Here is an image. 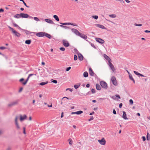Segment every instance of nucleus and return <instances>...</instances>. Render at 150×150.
<instances>
[{
  "instance_id": "obj_1",
  "label": "nucleus",
  "mask_w": 150,
  "mask_h": 150,
  "mask_svg": "<svg viewBox=\"0 0 150 150\" xmlns=\"http://www.w3.org/2000/svg\"><path fill=\"white\" fill-rule=\"evenodd\" d=\"M8 27L10 30L11 31L12 33L16 36L17 37H19L21 36V34L16 31L13 28H12L8 26Z\"/></svg>"
},
{
  "instance_id": "obj_2",
  "label": "nucleus",
  "mask_w": 150,
  "mask_h": 150,
  "mask_svg": "<svg viewBox=\"0 0 150 150\" xmlns=\"http://www.w3.org/2000/svg\"><path fill=\"white\" fill-rule=\"evenodd\" d=\"M18 118H19V117L18 116H16L15 117V124L16 126V128L18 130H19L21 129L20 126L18 122Z\"/></svg>"
},
{
  "instance_id": "obj_3",
  "label": "nucleus",
  "mask_w": 150,
  "mask_h": 150,
  "mask_svg": "<svg viewBox=\"0 0 150 150\" xmlns=\"http://www.w3.org/2000/svg\"><path fill=\"white\" fill-rule=\"evenodd\" d=\"M100 84L103 88L106 89L107 88V84L104 81H101L100 82Z\"/></svg>"
},
{
  "instance_id": "obj_4",
  "label": "nucleus",
  "mask_w": 150,
  "mask_h": 150,
  "mask_svg": "<svg viewBox=\"0 0 150 150\" xmlns=\"http://www.w3.org/2000/svg\"><path fill=\"white\" fill-rule=\"evenodd\" d=\"M18 103V101L16 100V101H14L11 102L10 103H9L8 104V107H12L13 106H14L15 105H16Z\"/></svg>"
},
{
  "instance_id": "obj_5",
  "label": "nucleus",
  "mask_w": 150,
  "mask_h": 150,
  "mask_svg": "<svg viewBox=\"0 0 150 150\" xmlns=\"http://www.w3.org/2000/svg\"><path fill=\"white\" fill-rule=\"evenodd\" d=\"M72 32L75 33L76 35L79 36L80 35V33L75 28H72L71 30Z\"/></svg>"
},
{
  "instance_id": "obj_6",
  "label": "nucleus",
  "mask_w": 150,
  "mask_h": 150,
  "mask_svg": "<svg viewBox=\"0 0 150 150\" xmlns=\"http://www.w3.org/2000/svg\"><path fill=\"white\" fill-rule=\"evenodd\" d=\"M111 80L112 83L115 86L117 85L116 80L115 77L114 76H113L111 78Z\"/></svg>"
},
{
  "instance_id": "obj_7",
  "label": "nucleus",
  "mask_w": 150,
  "mask_h": 150,
  "mask_svg": "<svg viewBox=\"0 0 150 150\" xmlns=\"http://www.w3.org/2000/svg\"><path fill=\"white\" fill-rule=\"evenodd\" d=\"M111 61H109L108 65L109 67L112 70L113 72H114L115 71V68L114 67V66L111 63Z\"/></svg>"
},
{
  "instance_id": "obj_8",
  "label": "nucleus",
  "mask_w": 150,
  "mask_h": 150,
  "mask_svg": "<svg viewBox=\"0 0 150 150\" xmlns=\"http://www.w3.org/2000/svg\"><path fill=\"white\" fill-rule=\"evenodd\" d=\"M62 43L64 46L66 47H68L69 46V43L68 41L65 40H62Z\"/></svg>"
},
{
  "instance_id": "obj_9",
  "label": "nucleus",
  "mask_w": 150,
  "mask_h": 150,
  "mask_svg": "<svg viewBox=\"0 0 150 150\" xmlns=\"http://www.w3.org/2000/svg\"><path fill=\"white\" fill-rule=\"evenodd\" d=\"M98 141L101 144L103 145H105L106 143V141L104 138L98 140Z\"/></svg>"
},
{
  "instance_id": "obj_10",
  "label": "nucleus",
  "mask_w": 150,
  "mask_h": 150,
  "mask_svg": "<svg viewBox=\"0 0 150 150\" xmlns=\"http://www.w3.org/2000/svg\"><path fill=\"white\" fill-rule=\"evenodd\" d=\"M45 34V32H39L37 33L36 35L38 37H43L44 36Z\"/></svg>"
},
{
  "instance_id": "obj_11",
  "label": "nucleus",
  "mask_w": 150,
  "mask_h": 150,
  "mask_svg": "<svg viewBox=\"0 0 150 150\" xmlns=\"http://www.w3.org/2000/svg\"><path fill=\"white\" fill-rule=\"evenodd\" d=\"M96 40L97 42L101 44H103L105 42L103 40L100 38H96Z\"/></svg>"
},
{
  "instance_id": "obj_12",
  "label": "nucleus",
  "mask_w": 150,
  "mask_h": 150,
  "mask_svg": "<svg viewBox=\"0 0 150 150\" xmlns=\"http://www.w3.org/2000/svg\"><path fill=\"white\" fill-rule=\"evenodd\" d=\"M44 21L46 22L47 23H48L51 24H54V23L50 19H44Z\"/></svg>"
},
{
  "instance_id": "obj_13",
  "label": "nucleus",
  "mask_w": 150,
  "mask_h": 150,
  "mask_svg": "<svg viewBox=\"0 0 150 150\" xmlns=\"http://www.w3.org/2000/svg\"><path fill=\"white\" fill-rule=\"evenodd\" d=\"M111 98L112 99L115 100H118L117 99V98L119 99H120L121 98L120 96L118 94L116 95L115 96H112Z\"/></svg>"
},
{
  "instance_id": "obj_14",
  "label": "nucleus",
  "mask_w": 150,
  "mask_h": 150,
  "mask_svg": "<svg viewBox=\"0 0 150 150\" xmlns=\"http://www.w3.org/2000/svg\"><path fill=\"white\" fill-rule=\"evenodd\" d=\"M21 18H28L29 17L28 15L26 13H21Z\"/></svg>"
},
{
  "instance_id": "obj_15",
  "label": "nucleus",
  "mask_w": 150,
  "mask_h": 150,
  "mask_svg": "<svg viewBox=\"0 0 150 150\" xmlns=\"http://www.w3.org/2000/svg\"><path fill=\"white\" fill-rule=\"evenodd\" d=\"M20 120L21 121H22L23 120H25L27 118V116L26 115H24L23 116H22L21 115H20Z\"/></svg>"
},
{
  "instance_id": "obj_16",
  "label": "nucleus",
  "mask_w": 150,
  "mask_h": 150,
  "mask_svg": "<svg viewBox=\"0 0 150 150\" xmlns=\"http://www.w3.org/2000/svg\"><path fill=\"white\" fill-rule=\"evenodd\" d=\"M89 73L90 75L91 76H94L95 75H96L93 72L92 69L91 68H90L89 69Z\"/></svg>"
},
{
  "instance_id": "obj_17",
  "label": "nucleus",
  "mask_w": 150,
  "mask_h": 150,
  "mask_svg": "<svg viewBox=\"0 0 150 150\" xmlns=\"http://www.w3.org/2000/svg\"><path fill=\"white\" fill-rule=\"evenodd\" d=\"M83 112L82 111L79 110L77 112H71V114L79 115L82 113Z\"/></svg>"
},
{
  "instance_id": "obj_18",
  "label": "nucleus",
  "mask_w": 150,
  "mask_h": 150,
  "mask_svg": "<svg viewBox=\"0 0 150 150\" xmlns=\"http://www.w3.org/2000/svg\"><path fill=\"white\" fill-rule=\"evenodd\" d=\"M79 59L80 61H82L83 59V55L80 53H79L78 54Z\"/></svg>"
},
{
  "instance_id": "obj_19",
  "label": "nucleus",
  "mask_w": 150,
  "mask_h": 150,
  "mask_svg": "<svg viewBox=\"0 0 150 150\" xmlns=\"http://www.w3.org/2000/svg\"><path fill=\"white\" fill-rule=\"evenodd\" d=\"M80 35H79V36L80 37L82 38L85 40L87 38V36L86 35L81 33Z\"/></svg>"
},
{
  "instance_id": "obj_20",
  "label": "nucleus",
  "mask_w": 150,
  "mask_h": 150,
  "mask_svg": "<svg viewBox=\"0 0 150 150\" xmlns=\"http://www.w3.org/2000/svg\"><path fill=\"white\" fill-rule=\"evenodd\" d=\"M122 117V118L125 120H127L128 119L126 116V114L125 112L124 111L123 112V115Z\"/></svg>"
},
{
  "instance_id": "obj_21",
  "label": "nucleus",
  "mask_w": 150,
  "mask_h": 150,
  "mask_svg": "<svg viewBox=\"0 0 150 150\" xmlns=\"http://www.w3.org/2000/svg\"><path fill=\"white\" fill-rule=\"evenodd\" d=\"M103 56L106 59V60H108V61H111V59L109 58V57L107 55L105 54L103 55Z\"/></svg>"
},
{
  "instance_id": "obj_22",
  "label": "nucleus",
  "mask_w": 150,
  "mask_h": 150,
  "mask_svg": "<svg viewBox=\"0 0 150 150\" xmlns=\"http://www.w3.org/2000/svg\"><path fill=\"white\" fill-rule=\"evenodd\" d=\"M97 26L99 28H101L102 29H106L105 27L103 25L100 24H96Z\"/></svg>"
},
{
  "instance_id": "obj_23",
  "label": "nucleus",
  "mask_w": 150,
  "mask_h": 150,
  "mask_svg": "<svg viewBox=\"0 0 150 150\" xmlns=\"http://www.w3.org/2000/svg\"><path fill=\"white\" fill-rule=\"evenodd\" d=\"M129 79H130V80L132 81L134 83H135V80L133 78L132 75L130 74H129Z\"/></svg>"
},
{
  "instance_id": "obj_24",
  "label": "nucleus",
  "mask_w": 150,
  "mask_h": 150,
  "mask_svg": "<svg viewBox=\"0 0 150 150\" xmlns=\"http://www.w3.org/2000/svg\"><path fill=\"white\" fill-rule=\"evenodd\" d=\"M44 36H46L49 39H51L52 38L51 35L50 34L47 33L45 32Z\"/></svg>"
},
{
  "instance_id": "obj_25",
  "label": "nucleus",
  "mask_w": 150,
  "mask_h": 150,
  "mask_svg": "<svg viewBox=\"0 0 150 150\" xmlns=\"http://www.w3.org/2000/svg\"><path fill=\"white\" fill-rule=\"evenodd\" d=\"M14 17L15 18H21V16L20 14H17L14 16Z\"/></svg>"
},
{
  "instance_id": "obj_26",
  "label": "nucleus",
  "mask_w": 150,
  "mask_h": 150,
  "mask_svg": "<svg viewBox=\"0 0 150 150\" xmlns=\"http://www.w3.org/2000/svg\"><path fill=\"white\" fill-rule=\"evenodd\" d=\"M81 85V84L79 83H77L76 85L74 86V87L76 89H77Z\"/></svg>"
},
{
  "instance_id": "obj_27",
  "label": "nucleus",
  "mask_w": 150,
  "mask_h": 150,
  "mask_svg": "<svg viewBox=\"0 0 150 150\" xmlns=\"http://www.w3.org/2000/svg\"><path fill=\"white\" fill-rule=\"evenodd\" d=\"M96 89L98 90H100L101 88L100 85L98 84H96Z\"/></svg>"
},
{
  "instance_id": "obj_28",
  "label": "nucleus",
  "mask_w": 150,
  "mask_h": 150,
  "mask_svg": "<svg viewBox=\"0 0 150 150\" xmlns=\"http://www.w3.org/2000/svg\"><path fill=\"white\" fill-rule=\"evenodd\" d=\"M53 17L57 21H59V19L57 15H54Z\"/></svg>"
},
{
  "instance_id": "obj_29",
  "label": "nucleus",
  "mask_w": 150,
  "mask_h": 150,
  "mask_svg": "<svg viewBox=\"0 0 150 150\" xmlns=\"http://www.w3.org/2000/svg\"><path fill=\"white\" fill-rule=\"evenodd\" d=\"M83 75L85 77H87L88 76V73L87 71H85L84 72Z\"/></svg>"
},
{
  "instance_id": "obj_30",
  "label": "nucleus",
  "mask_w": 150,
  "mask_h": 150,
  "mask_svg": "<svg viewBox=\"0 0 150 150\" xmlns=\"http://www.w3.org/2000/svg\"><path fill=\"white\" fill-rule=\"evenodd\" d=\"M31 41L30 40H27L25 41V44L28 45H29L30 44Z\"/></svg>"
},
{
  "instance_id": "obj_31",
  "label": "nucleus",
  "mask_w": 150,
  "mask_h": 150,
  "mask_svg": "<svg viewBox=\"0 0 150 150\" xmlns=\"http://www.w3.org/2000/svg\"><path fill=\"white\" fill-rule=\"evenodd\" d=\"M68 141L69 142V144L70 145H72L73 144V142L72 141V139L70 138L69 139H68Z\"/></svg>"
},
{
  "instance_id": "obj_32",
  "label": "nucleus",
  "mask_w": 150,
  "mask_h": 150,
  "mask_svg": "<svg viewBox=\"0 0 150 150\" xmlns=\"http://www.w3.org/2000/svg\"><path fill=\"white\" fill-rule=\"evenodd\" d=\"M109 16L111 18H115L116 17V15L115 14H112L109 15Z\"/></svg>"
},
{
  "instance_id": "obj_33",
  "label": "nucleus",
  "mask_w": 150,
  "mask_h": 150,
  "mask_svg": "<svg viewBox=\"0 0 150 150\" xmlns=\"http://www.w3.org/2000/svg\"><path fill=\"white\" fill-rule=\"evenodd\" d=\"M48 83V81H47L46 82H42L40 83V84L41 86H43L47 84Z\"/></svg>"
},
{
  "instance_id": "obj_34",
  "label": "nucleus",
  "mask_w": 150,
  "mask_h": 150,
  "mask_svg": "<svg viewBox=\"0 0 150 150\" xmlns=\"http://www.w3.org/2000/svg\"><path fill=\"white\" fill-rule=\"evenodd\" d=\"M20 1H22L24 4L27 8H29L30 6H28L27 5L26 3L24 2L23 0H20Z\"/></svg>"
},
{
  "instance_id": "obj_35",
  "label": "nucleus",
  "mask_w": 150,
  "mask_h": 150,
  "mask_svg": "<svg viewBox=\"0 0 150 150\" xmlns=\"http://www.w3.org/2000/svg\"><path fill=\"white\" fill-rule=\"evenodd\" d=\"M29 78V77L28 76L25 82H23L22 83L24 85H25L27 83V82L28 81V80Z\"/></svg>"
},
{
  "instance_id": "obj_36",
  "label": "nucleus",
  "mask_w": 150,
  "mask_h": 150,
  "mask_svg": "<svg viewBox=\"0 0 150 150\" xmlns=\"http://www.w3.org/2000/svg\"><path fill=\"white\" fill-rule=\"evenodd\" d=\"M33 18L34 19V20L36 21H40L39 19L38 18H37V17H34Z\"/></svg>"
},
{
  "instance_id": "obj_37",
  "label": "nucleus",
  "mask_w": 150,
  "mask_h": 150,
  "mask_svg": "<svg viewBox=\"0 0 150 150\" xmlns=\"http://www.w3.org/2000/svg\"><path fill=\"white\" fill-rule=\"evenodd\" d=\"M92 17L94 18V19H97L98 18V17L97 16H96V15H95V16H93Z\"/></svg>"
},
{
  "instance_id": "obj_38",
  "label": "nucleus",
  "mask_w": 150,
  "mask_h": 150,
  "mask_svg": "<svg viewBox=\"0 0 150 150\" xmlns=\"http://www.w3.org/2000/svg\"><path fill=\"white\" fill-rule=\"evenodd\" d=\"M60 26L62 27V28H65V29H67V28H69V27H67V26H64L62 25H60Z\"/></svg>"
},
{
  "instance_id": "obj_39",
  "label": "nucleus",
  "mask_w": 150,
  "mask_h": 150,
  "mask_svg": "<svg viewBox=\"0 0 150 150\" xmlns=\"http://www.w3.org/2000/svg\"><path fill=\"white\" fill-rule=\"evenodd\" d=\"M134 25L137 26H141L142 25V24H136L135 23Z\"/></svg>"
},
{
  "instance_id": "obj_40",
  "label": "nucleus",
  "mask_w": 150,
  "mask_h": 150,
  "mask_svg": "<svg viewBox=\"0 0 150 150\" xmlns=\"http://www.w3.org/2000/svg\"><path fill=\"white\" fill-rule=\"evenodd\" d=\"M134 73L136 74V75H138V76H139V74H140L139 73V72L136 71H134Z\"/></svg>"
},
{
  "instance_id": "obj_41",
  "label": "nucleus",
  "mask_w": 150,
  "mask_h": 150,
  "mask_svg": "<svg viewBox=\"0 0 150 150\" xmlns=\"http://www.w3.org/2000/svg\"><path fill=\"white\" fill-rule=\"evenodd\" d=\"M77 59V57L76 55H74V59L75 61Z\"/></svg>"
},
{
  "instance_id": "obj_42",
  "label": "nucleus",
  "mask_w": 150,
  "mask_h": 150,
  "mask_svg": "<svg viewBox=\"0 0 150 150\" xmlns=\"http://www.w3.org/2000/svg\"><path fill=\"white\" fill-rule=\"evenodd\" d=\"M129 103L131 105H132L133 103V102L132 99H130L129 100Z\"/></svg>"
},
{
  "instance_id": "obj_43",
  "label": "nucleus",
  "mask_w": 150,
  "mask_h": 150,
  "mask_svg": "<svg viewBox=\"0 0 150 150\" xmlns=\"http://www.w3.org/2000/svg\"><path fill=\"white\" fill-rule=\"evenodd\" d=\"M24 31H25V33H26L27 34H29V33L30 34L32 33V32H29L27 30H24Z\"/></svg>"
},
{
  "instance_id": "obj_44",
  "label": "nucleus",
  "mask_w": 150,
  "mask_h": 150,
  "mask_svg": "<svg viewBox=\"0 0 150 150\" xmlns=\"http://www.w3.org/2000/svg\"><path fill=\"white\" fill-rule=\"evenodd\" d=\"M91 92L93 93H94L96 92V90L92 88L91 89Z\"/></svg>"
},
{
  "instance_id": "obj_45",
  "label": "nucleus",
  "mask_w": 150,
  "mask_h": 150,
  "mask_svg": "<svg viewBox=\"0 0 150 150\" xmlns=\"http://www.w3.org/2000/svg\"><path fill=\"white\" fill-rule=\"evenodd\" d=\"M60 50L62 51H64L65 50V48L64 47H61L59 48Z\"/></svg>"
},
{
  "instance_id": "obj_46",
  "label": "nucleus",
  "mask_w": 150,
  "mask_h": 150,
  "mask_svg": "<svg viewBox=\"0 0 150 150\" xmlns=\"http://www.w3.org/2000/svg\"><path fill=\"white\" fill-rule=\"evenodd\" d=\"M90 44H91V46L93 47L95 49H96V47L93 44V43H90Z\"/></svg>"
},
{
  "instance_id": "obj_47",
  "label": "nucleus",
  "mask_w": 150,
  "mask_h": 150,
  "mask_svg": "<svg viewBox=\"0 0 150 150\" xmlns=\"http://www.w3.org/2000/svg\"><path fill=\"white\" fill-rule=\"evenodd\" d=\"M6 48V47H0V49L3 50Z\"/></svg>"
},
{
  "instance_id": "obj_48",
  "label": "nucleus",
  "mask_w": 150,
  "mask_h": 150,
  "mask_svg": "<svg viewBox=\"0 0 150 150\" xmlns=\"http://www.w3.org/2000/svg\"><path fill=\"white\" fill-rule=\"evenodd\" d=\"M60 23L61 24L64 25H67V23Z\"/></svg>"
},
{
  "instance_id": "obj_49",
  "label": "nucleus",
  "mask_w": 150,
  "mask_h": 150,
  "mask_svg": "<svg viewBox=\"0 0 150 150\" xmlns=\"http://www.w3.org/2000/svg\"><path fill=\"white\" fill-rule=\"evenodd\" d=\"M71 69V67H69L66 69V71H68Z\"/></svg>"
},
{
  "instance_id": "obj_50",
  "label": "nucleus",
  "mask_w": 150,
  "mask_h": 150,
  "mask_svg": "<svg viewBox=\"0 0 150 150\" xmlns=\"http://www.w3.org/2000/svg\"><path fill=\"white\" fill-rule=\"evenodd\" d=\"M93 117L92 116L89 119H88V121H90L93 120Z\"/></svg>"
},
{
  "instance_id": "obj_51",
  "label": "nucleus",
  "mask_w": 150,
  "mask_h": 150,
  "mask_svg": "<svg viewBox=\"0 0 150 150\" xmlns=\"http://www.w3.org/2000/svg\"><path fill=\"white\" fill-rule=\"evenodd\" d=\"M69 90L71 92L72 91V89L70 88H67L66 89V91Z\"/></svg>"
},
{
  "instance_id": "obj_52",
  "label": "nucleus",
  "mask_w": 150,
  "mask_h": 150,
  "mask_svg": "<svg viewBox=\"0 0 150 150\" xmlns=\"http://www.w3.org/2000/svg\"><path fill=\"white\" fill-rule=\"evenodd\" d=\"M52 82L54 83H57V81L56 80H54L52 81Z\"/></svg>"
},
{
  "instance_id": "obj_53",
  "label": "nucleus",
  "mask_w": 150,
  "mask_h": 150,
  "mask_svg": "<svg viewBox=\"0 0 150 150\" xmlns=\"http://www.w3.org/2000/svg\"><path fill=\"white\" fill-rule=\"evenodd\" d=\"M23 133L25 134H26L25 128V127L23 128Z\"/></svg>"
},
{
  "instance_id": "obj_54",
  "label": "nucleus",
  "mask_w": 150,
  "mask_h": 150,
  "mask_svg": "<svg viewBox=\"0 0 150 150\" xmlns=\"http://www.w3.org/2000/svg\"><path fill=\"white\" fill-rule=\"evenodd\" d=\"M35 75V74H29L28 75V77H29L30 78V76L33 75Z\"/></svg>"
},
{
  "instance_id": "obj_55",
  "label": "nucleus",
  "mask_w": 150,
  "mask_h": 150,
  "mask_svg": "<svg viewBox=\"0 0 150 150\" xmlns=\"http://www.w3.org/2000/svg\"><path fill=\"white\" fill-rule=\"evenodd\" d=\"M113 113L115 115L116 114V112L115 109H114L113 110Z\"/></svg>"
},
{
  "instance_id": "obj_56",
  "label": "nucleus",
  "mask_w": 150,
  "mask_h": 150,
  "mask_svg": "<svg viewBox=\"0 0 150 150\" xmlns=\"http://www.w3.org/2000/svg\"><path fill=\"white\" fill-rule=\"evenodd\" d=\"M122 106V103H120V104L119 105V107L120 108H121Z\"/></svg>"
},
{
  "instance_id": "obj_57",
  "label": "nucleus",
  "mask_w": 150,
  "mask_h": 150,
  "mask_svg": "<svg viewBox=\"0 0 150 150\" xmlns=\"http://www.w3.org/2000/svg\"><path fill=\"white\" fill-rule=\"evenodd\" d=\"M143 140L144 141L146 140V138L144 136H143L142 137Z\"/></svg>"
},
{
  "instance_id": "obj_58",
  "label": "nucleus",
  "mask_w": 150,
  "mask_h": 150,
  "mask_svg": "<svg viewBox=\"0 0 150 150\" xmlns=\"http://www.w3.org/2000/svg\"><path fill=\"white\" fill-rule=\"evenodd\" d=\"M13 25L15 27H18V25L15 23H13Z\"/></svg>"
},
{
  "instance_id": "obj_59",
  "label": "nucleus",
  "mask_w": 150,
  "mask_h": 150,
  "mask_svg": "<svg viewBox=\"0 0 150 150\" xmlns=\"http://www.w3.org/2000/svg\"><path fill=\"white\" fill-rule=\"evenodd\" d=\"M144 32L146 33H150V30H146L144 31Z\"/></svg>"
},
{
  "instance_id": "obj_60",
  "label": "nucleus",
  "mask_w": 150,
  "mask_h": 150,
  "mask_svg": "<svg viewBox=\"0 0 150 150\" xmlns=\"http://www.w3.org/2000/svg\"><path fill=\"white\" fill-rule=\"evenodd\" d=\"M73 25V23H67V25Z\"/></svg>"
},
{
  "instance_id": "obj_61",
  "label": "nucleus",
  "mask_w": 150,
  "mask_h": 150,
  "mask_svg": "<svg viewBox=\"0 0 150 150\" xmlns=\"http://www.w3.org/2000/svg\"><path fill=\"white\" fill-rule=\"evenodd\" d=\"M142 76V77H144V76L142 74H141L140 73L139 74V76Z\"/></svg>"
},
{
  "instance_id": "obj_62",
  "label": "nucleus",
  "mask_w": 150,
  "mask_h": 150,
  "mask_svg": "<svg viewBox=\"0 0 150 150\" xmlns=\"http://www.w3.org/2000/svg\"><path fill=\"white\" fill-rule=\"evenodd\" d=\"M22 89H23V88L22 87L19 90V92H21L22 91Z\"/></svg>"
},
{
  "instance_id": "obj_63",
  "label": "nucleus",
  "mask_w": 150,
  "mask_h": 150,
  "mask_svg": "<svg viewBox=\"0 0 150 150\" xmlns=\"http://www.w3.org/2000/svg\"><path fill=\"white\" fill-rule=\"evenodd\" d=\"M24 79H23V78H22L20 80H19V81H20V82H22V81H24Z\"/></svg>"
},
{
  "instance_id": "obj_64",
  "label": "nucleus",
  "mask_w": 150,
  "mask_h": 150,
  "mask_svg": "<svg viewBox=\"0 0 150 150\" xmlns=\"http://www.w3.org/2000/svg\"><path fill=\"white\" fill-rule=\"evenodd\" d=\"M11 148L10 147H8L7 149V150H11Z\"/></svg>"
}]
</instances>
